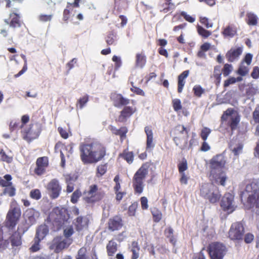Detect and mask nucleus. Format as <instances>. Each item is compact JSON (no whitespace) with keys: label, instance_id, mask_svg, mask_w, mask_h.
Listing matches in <instances>:
<instances>
[{"label":"nucleus","instance_id":"1","mask_svg":"<svg viewBox=\"0 0 259 259\" xmlns=\"http://www.w3.org/2000/svg\"><path fill=\"white\" fill-rule=\"evenodd\" d=\"M80 159L84 164L96 163L106 155V148L100 143H92L80 146Z\"/></svg>","mask_w":259,"mask_h":259},{"label":"nucleus","instance_id":"2","mask_svg":"<svg viewBox=\"0 0 259 259\" xmlns=\"http://www.w3.org/2000/svg\"><path fill=\"white\" fill-rule=\"evenodd\" d=\"M226 161L224 157L221 155L213 156L209 161L210 177L217 184L226 185L227 177L223 170Z\"/></svg>","mask_w":259,"mask_h":259},{"label":"nucleus","instance_id":"3","mask_svg":"<svg viewBox=\"0 0 259 259\" xmlns=\"http://www.w3.org/2000/svg\"><path fill=\"white\" fill-rule=\"evenodd\" d=\"M149 167V163L145 162L134 174L132 180V186L135 194H141L143 192L145 186L144 181L148 174Z\"/></svg>","mask_w":259,"mask_h":259},{"label":"nucleus","instance_id":"4","mask_svg":"<svg viewBox=\"0 0 259 259\" xmlns=\"http://www.w3.org/2000/svg\"><path fill=\"white\" fill-rule=\"evenodd\" d=\"M105 195L97 185L92 184L83 192L82 199L85 203L92 205L102 200Z\"/></svg>","mask_w":259,"mask_h":259},{"label":"nucleus","instance_id":"5","mask_svg":"<svg viewBox=\"0 0 259 259\" xmlns=\"http://www.w3.org/2000/svg\"><path fill=\"white\" fill-rule=\"evenodd\" d=\"M245 190L247 192L251 193L244 203L245 208L250 209L255 207L259 209V186L257 183L251 181L246 185Z\"/></svg>","mask_w":259,"mask_h":259},{"label":"nucleus","instance_id":"6","mask_svg":"<svg viewBox=\"0 0 259 259\" xmlns=\"http://www.w3.org/2000/svg\"><path fill=\"white\" fill-rule=\"evenodd\" d=\"M222 121H226L227 126L230 128L232 133L236 130L240 121V116L233 108H228L221 116Z\"/></svg>","mask_w":259,"mask_h":259},{"label":"nucleus","instance_id":"7","mask_svg":"<svg viewBox=\"0 0 259 259\" xmlns=\"http://www.w3.org/2000/svg\"><path fill=\"white\" fill-rule=\"evenodd\" d=\"M200 194L201 196L208 199L211 203L217 202L221 197V194L216 188L213 185L210 184L202 185Z\"/></svg>","mask_w":259,"mask_h":259},{"label":"nucleus","instance_id":"8","mask_svg":"<svg viewBox=\"0 0 259 259\" xmlns=\"http://www.w3.org/2000/svg\"><path fill=\"white\" fill-rule=\"evenodd\" d=\"M41 132V126L38 123L30 124L28 127L25 128L21 131L22 137L23 140L28 143L37 139Z\"/></svg>","mask_w":259,"mask_h":259},{"label":"nucleus","instance_id":"9","mask_svg":"<svg viewBox=\"0 0 259 259\" xmlns=\"http://www.w3.org/2000/svg\"><path fill=\"white\" fill-rule=\"evenodd\" d=\"M70 243V239L65 238L62 236H58L54 238L50 242L49 248L58 253L67 247Z\"/></svg>","mask_w":259,"mask_h":259},{"label":"nucleus","instance_id":"10","mask_svg":"<svg viewBox=\"0 0 259 259\" xmlns=\"http://www.w3.org/2000/svg\"><path fill=\"white\" fill-rule=\"evenodd\" d=\"M208 252L211 259H222L226 253V247L222 243H213L209 245Z\"/></svg>","mask_w":259,"mask_h":259},{"label":"nucleus","instance_id":"11","mask_svg":"<svg viewBox=\"0 0 259 259\" xmlns=\"http://www.w3.org/2000/svg\"><path fill=\"white\" fill-rule=\"evenodd\" d=\"M189 131L190 130L186 127L184 125L181 124H178L172 130V133L174 135L173 140L176 145L179 146L182 150H184L186 148L187 141H185L184 145H181V139L179 137V135L184 133L186 135H188Z\"/></svg>","mask_w":259,"mask_h":259},{"label":"nucleus","instance_id":"12","mask_svg":"<svg viewBox=\"0 0 259 259\" xmlns=\"http://www.w3.org/2000/svg\"><path fill=\"white\" fill-rule=\"evenodd\" d=\"M244 229L242 223L236 222L233 223L230 229L229 236L231 240H241L242 239Z\"/></svg>","mask_w":259,"mask_h":259},{"label":"nucleus","instance_id":"13","mask_svg":"<svg viewBox=\"0 0 259 259\" xmlns=\"http://www.w3.org/2000/svg\"><path fill=\"white\" fill-rule=\"evenodd\" d=\"M47 189L50 198L54 199L60 196L62 188L59 181L56 179H54L48 184Z\"/></svg>","mask_w":259,"mask_h":259},{"label":"nucleus","instance_id":"14","mask_svg":"<svg viewBox=\"0 0 259 259\" xmlns=\"http://www.w3.org/2000/svg\"><path fill=\"white\" fill-rule=\"evenodd\" d=\"M221 206L225 210H235L236 206L234 202V196L230 193L224 194L221 201Z\"/></svg>","mask_w":259,"mask_h":259},{"label":"nucleus","instance_id":"15","mask_svg":"<svg viewBox=\"0 0 259 259\" xmlns=\"http://www.w3.org/2000/svg\"><path fill=\"white\" fill-rule=\"evenodd\" d=\"M48 166L49 158L47 156L39 157L36 161V167L34 171L36 175L41 176L45 173Z\"/></svg>","mask_w":259,"mask_h":259},{"label":"nucleus","instance_id":"16","mask_svg":"<svg viewBox=\"0 0 259 259\" xmlns=\"http://www.w3.org/2000/svg\"><path fill=\"white\" fill-rule=\"evenodd\" d=\"M137 111V108L131 106H126L123 107L120 112L118 118L116 119V122L124 123L126 122L133 114Z\"/></svg>","mask_w":259,"mask_h":259},{"label":"nucleus","instance_id":"17","mask_svg":"<svg viewBox=\"0 0 259 259\" xmlns=\"http://www.w3.org/2000/svg\"><path fill=\"white\" fill-rule=\"evenodd\" d=\"M239 27L235 24L229 23L222 29V34L225 38H231L237 35Z\"/></svg>","mask_w":259,"mask_h":259},{"label":"nucleus","instance_id":"18","mask_svg":"<svg viewBox=\"0 0 259 259\" xmlns=\"http://www.w3.org/2000/svg\"><path fill=\"white\" fill-rule=\"evenodd\" d=\"M4 22L13 29L20 27L22 24L20 15L15 12L11 13L9 15V19H5Z\"/></svg>","mask_w":259,"mask_h":259},{"label":"nucleus","instance_id":"19","mask_svg":"<svg viewBox=\"0 0 259 259\" xmlns=\"http://www.w3.org/2000/svg\"><path fill=\"white\" fill-rule=\"evenodd\" d=\"M115 107L119 108L122 106H126L130 102V100L124 98L121 94L114 93L111 97Z\"/></svg>","mask_w":259,"mask_h":259},{"label":"nucleus","instance_id":"20","mask_svg":"<svg viewBox=\"0 0 259 259\" xmlns=\"http://www.w3.org/2000/svg\"><path fill=\"white\" fill-rule=\"evenodd\" d=\"M20 215V211H9L7 215L6 226L12 229L17 223Z\"/></svg>","mask_w":259,"mask_h":259},{"label":"nucleus","instance_id":"21","mask_svg":"<svg viewBox=\"0 0 259 259\" xmlns=\"http://www.w3.org/2000/svg\"><path fill=\"white\" fill-rule=\"evenodd\" d=\"M243 51L242 47L237 48H231L229 50L226 54V58L229 62H233L237 60L239 56L241 55Z\"/></svg>","mask_w":259,"mask_h":259},{"label":"nucleus","instance_id":"22","mask_svg":"<svg viewBox=\"0 0 259 259\" xmlns=\"http://www.w3.org/2000/svg\"><path fill=\"white\" fill-rule=\"evenodd\" d=\"M64 176L65 182L67 185L66 192L67 193H70L74 190V183L76 181L77 177L71 174H67Z\"/></svg>","mask_w":259,"mask_h":259},{"label":"nucleus","instance_id":"23","mask_svg":"<svg viewBox=\"0 0 259 259\" xmlns=\"http://www.w3.org/2000/svg\"><path fill=\"white\" fill-rule=\"evenodd\" d=\"M109 129L113 135L119 136L121 140H123L125 139L126 134L128 132V129L126 126H121L119 129H117L114 126L110 125Z\"/></svg>","mask_w":259,"mask_h":259},{"label":"nucleus","instance_id":"24","mask_svg":"<svg viewBox=\"0 0 259 259\" xmlns=\"http://www.w3.org/2000/svg\"><path fill=\"white\" fill-rule=\"evenodd\" d=\"M145 132L147 136L146 150H149L153 148L155 146L153 142V132L151 128L149 126H146L145 127Z\"/></svg>","mask_w":259,"mask_h":259},{"label":"nucleus","instance_id":"25","mask_svg":"<svg viewBox=\"0 0 259 259\" xmlns=\"http://www.w3.org/2000/svg\"><path fill=\"white\" fill-rule=\"evenodd\" d=\"M189 74V70H185L181 73L178 77V92L182 93L183 88L186 83L185 79L188 76Z\"/></svg>","mask_w":259,"mask_h":259},{"label":"nucleus","instance_id":"26","mask_svg":"<svg viewBox=\"0 0 259 259\" xmlns=\"http://www.w3.org/2000/svg\"><path fill=\"white\" fill-rule=\"evenodd\" d=\"M109 229L112 231L117 230L121 228L122 224L120 217L116 216L110 219L109 222Z\"/></svg>","mask_w":259,"mask_h":259},{"label":"nucleus","instance_id":"27","mask_svg":"<svg viewBox=\"0 0 259 259\" xmlns=\"http://www.w3.org/2000/svg\"><path fill=\"white\" fill-rule=\"evenodd\" d=\"M147 62L146 56L143 52L137 53L136 55L135 67L143 68Z\"/></svg>","mask_w":259,"mask_h":259},{"label":"nucleus","instance_id":"28","mask_svg":"<svg viewBox=\"0 0 259 259\" xmlns=\"http://www.w3.org/2000/svg\"><path fill=\"white\" fill-rule=\"evenodd\" d=\"M160 7L162 8L161 11L164 13H167L175 7L172 0H160Z\"/></svg>","mask_w":259,"mask_h":259},{"label":"nucleus","instance_id":"29","mask_svg":"<svg viewBox=\"0 0 259 259\" xmlns=\"http://www.w3.org/2000/svg\"><path fill=\"white\" fill-rule=\"evenodd\" d=\"M48 232L49 229L46 225H40L36 230L35 237L38 239L41 240L46 237Z\"/></svg>","mask_w":259,"mask_h":259},{"label":"nucleus","instance_id":"30","mask_svg":"<svg viewBox=\"0 0 259 259\" xmlns=\"http://www.w3.org/2000/svg\"><path fill=\"white\" fill-rule=\"evenodd\" d=\"M257 16L252 12H247L246 15L245 22L249 26H255L257 24Z\"/></svg>","mask_w":259,"mask_h":259},{"label":"nucleus","instance_id":"31","mask_svg":"<svg viewBox=\"0 0 259 259\" xmlns=\"http://www.w3.org/2000/svg\"><path fill=\"white\" fill-rule=\"evenodd\" d=\"M89 219L86 217H79L76 219V226L77 230L79 231L88 227Z\"/></svg>","mask_w":259,"mask_h":259},{"label":"nucleus","instance_id":"32","mask_svg":"<svg viewBox=\"0 0 259 259\" xmlns=\"http://www.w3.org/2000/svg\"><path fill=\"white\" fill-rule=\"evenodd\" d=\"M119 156L124 159L128 164L132 163L134 159L133 152L128 151L126 149L124 150L121 153H120Z\"/></svg>","mask_w":259,"mask_h":259},{"label":"nucleus","instance_id":"33","mask_svg":"<svg viewBox=\"0 0 259 259\" xmlns=\"http://www.w3.org/2000/svg\"><path fill=\"white\" fill-rule=\"evenodd\" d=\"M222 73L221 66L217 65L214 66L213 77L215 79L214 82L217 86H219L221 83Z\"/></svg>","mask_w":259,"mask_h":259},{"label":"nucleus","instance_id":"34","mask_svg":"<svg viewBox=\"0 0 259 259\" xmlns=\"http://www.w3.org/2000/svg\"><path fill=\"white\" fill-rule=\"evenodd\" d=\"M12 177L11 175L7 174L3 177H0V186L6 188L7 186H11Z\"/></svg>","mask_w":259,"mask_h":259},{"label":"nucleus","instance_id":"35","mask_svg":"<svg viewBox=\"0 0 259 259\" xmlns=\"http://www.w3.org/2000/svg\"><path fill=\"white\" fill-rule=\"evenodd\" d=\"M107 251L109 255H112L117 250V243L113 240L109 241L106 246Z\"/></svg>","mask_w":259,"mask_h":259},{"label":"nucleus","instance_id":"36","mask_svg":"<svg viewBox=\"0 0 259 259\" xmlns=\"http://www.w3.org/2000/svg\"><path fill=\"white\" fill-rule=\"evenodd\" d=\"M116 40V35L114 31L109 32L105 37L106 42L109 46L114 45Z\"/></svg>","mask_w":259,"mask_h":259},{"label":"nucleus","instance_id":"37","mask_svg":"<svg viewBox=\"0 0 259 259\" xmlns=\"http://www.w3.org/2000/svg\"><path fill=\"white\" fill-rule=\"evenodd\" d=\"M107 163L99 165L96 169V177L100 178L106 174L107 170Z\"/></svg>","mask_w":259,"mask_h":259},{"label":"nucleus","instance_id":"38","mask_svg":"<svg viewBox=\"0 0 259 259\" xmlns=\"http://www.w3.org/2000/svg\"><path fill=\"white\" fill-rule=\"evenodd\" d=\"M11 241L12 246H18L20 245L21 240L19 233L15 232L11 237Z\"/></svg>","mask_w":259,"mask_h":259},{"label":"nucleus","instance_id":"39","mask_svg":"<svg viewBox=\"0 0 259 259\" xmlns=\"http://www.w3.org/2000/svg\"><path fill=\"white\" fill-rule=\"evenodd\" d=\"M3 194L7 195L10 197H13L16 194V188L12 183L11 186L5 188L3 192Z\"/></svg>","mask_w":259,"mask_h":259},{"label":"nucleus","instance_id":"40","mask_svg":"<svg viewBox=\"0 0 259 259\" xmlns=\"http://www.w3.org/2000/svg\"><path fill=\"white\" fill-rule=\"evenodd\" d=\"M89 100V96L88 95H85L84 96L80 97L77 101L76 106L77 108H79L81 109H82L85 105V104L88 103Z\"/></svg>","mask_w":259,"mask_h":259},{"label":"nucleus","instance_id":"41","mask_svg":"<svg viewBox=\"0 0 259 259\" xmlns=\"http://www.w3.org/2000/svg\"><path fill=\"white\" fill-rule=\"evenodd\" d=\"M81 195L82 194L80 189H76L71 196L70 201L73 204L76 203Z\"/></svg>","mask_w":259,"mask_h":259},{"label":"nucleus","instance_id":"42","mask_svg":"<svg viewBox=\"0 0 259 259\" xmlns=\"http://www.w3.org/2000/svg\"><path fill=\"white\" fill-rule=\"evenodd\" d=\"M197 30L198 33L203 38H207L211 35V32L206 30L201 26H197Z\"/></svg>","mask_w":259,"mask_h":259},{"label":"nucleus","instance_id":"43","mask_svg":"<svg viewBox=\"0 0 259 259\" xmlns=\"http://www.w3.org/2000/svg\"><path fill=\"white\" fill-rule=\"evenodd\" d=\"M89 253L87 248L82 247L78 251L77 259H88Z\"/></svg>","mask_w":259,"mask_h":259},{"label":"nucleus","instance_id":"44","mask_svg":"<svg viewBox=\"0 0 259 259\" xmlns=\"http://www.w3.org/2000/svg\"><path fill=\"white\" fill-rule=\"evenodd\" d=\"M193 92L195 96L200 98L205 92V90L200 85H196L193 88Z\"/></svg>","mask_w":259,"mask_h":259},{"label":"nucleus","instance_id":"45","mask_svg":"<svg viewBox=\"0 0 259 259\" xmlns=\"http://www.w3.org/2000/svg\"><path fill=\"white\" fill-rule=\"evenodd\" d=\"M179 173H185L184 171L188 169V163L187 160L183 158L181 162L178 164Z\"/></svg>","mask_w":259,"mask_h":259},{"label":"nucleus","instance_id":"46","mask_svg":"<svg viewBox=\"0 0 259 259\" xmlns=\"http://www.w3.org/2000/svg\"><path fill=\"white\" fill-rule=\"evenodd\" d=\"M211 130L207 127H204L201 131L200 136L203 141H206L211 133Z\"/></svg>","mask_w":259,"mask_h":259},{"label":"nucleus","instance_id":"47","mask_svg":"<svg viewBox=\"0 0 259 259\" xmlns=\"http://www.w3.org/2000/svg\"><path fill=\"white\" fill-rule=\"evenodd\" d=\"M249 72L248 66H245L243 65V62H241L239 68L237 70V73L239 75L243 76L248 74Z\"/></svg>","mask_w":259,"mask_h":259},{"label":"nucleus","instance_id":"48","mask_svg":"<svg viewBox=\"0 0 259 259\" xmlns=\"http://www.w3.org/2000/svg\"><path fill=\"white\" fill-rule=\"evenodd\" d=\"M20 56L24 61V64L22 70L20 71L17 74L14 75V77L15 78H17L22 75L27 69V59L26 56L24 54H21Z\"/></svg>","mask_w":259,"mask_h":259},{"label":"nucleus","instance_id":"49","mask_svg":"<svg viewBox=\"0 0 259 259\" xmlns=\"http://www.w3.org/2000/svg\"><path fill=\"white\" fill-rule=\"evenodd\" d=\"M221 70L223 75L226 77L232 71L233 66L231 64L226 63L224 65L223 68Z\"/></svg>","mask_w":259,"mask_h":259},{"label":"nucleus","instance_id":"50","mask_svg":"<svg viewBox=\"0 0 259 259\" xmlns=\"http://www.w3.org/2000/svg\"><path fill=\"white\" fill-rule=\"evenodd\" d=\"M132 251L133 252L132 259H137L139 257V248L138 247L137 242H133Z\"/></svg>","mask_w":259,"mask_h":259},{"label":"nucleus","instance_id":"51","mask_svg":"<svg viewBox=\"0 0 259 259\" xmlns=\"http://www.w3.org/2000/svg\"><path fill=\"white\" fill-rule=\"evenodd\" d=\"M32 212V211H26L24 214L26 221H28V223L30 225L33 224L35 221L34 214Z\"/></svg>","mask_w":259,"mask_h":259},{"label":"nucleus","instance_id":"52","mask_svg":"<svg viewBox=\"0 0 259 259\" xmlns=\"http://www.w3.org/2000/svg\"><path fill=\"white\" fill-rule=\"evenodd\" d=\"M172 104L174 110L178 112L182 109L181 101L179 99H175L172 100Z\"/></svg>","mask_w":259,"mask_h":259},{"label":"nucleus","instance_id":"53","mask_svg":"<svg viewBox=\"0 0 259 259\" xmlns=\"http://www.w3.org/2000/svg\"><path fill=\"white\" fill-rule=\"evenodd\" d=\"M30 196L35 200H39L41 197V192L37 189L32 190L30 192Z\"/></svg>","mask_w":259,"mask_h":259},{"label":"nucleus","instance_id":"54","mask_svg":"<svg viewBox=\"0 0 259 259\" xmlns=\"http://www.w3.org/2000/svg\"><path fill=\"white\" fill-rule=\"evenodd\" d=\"M131 84H132V87L131 88L130 90L132 92L135 93L136 94H137L138 95H140L142 96H145V92L143 91V90H142L141 89L138 88L136 86H134V83L133 82H131Z\"/></svg>","mask_w":259,"mask_h":259},{"label":"nucleus","instance_id":"55","mask_svg":"<svg viewBox=\"0 0 259 259\" xmlns=\"http://www.w3.org/2000/svg\"><path fill=\"white\" fill-rule=\"evenodd\" d=\"M10 130L11 131H13L16 130L21 128V124L18 120H12L10 122Z\"/></svg>","mask_w":259,"mask_h":259},{"label":"nucleus","instance_id":"56","mask_svg":"<svg viewBox=\"0 0 259 259\" xmlns=\"http://www.w3.org/2000/svg\"><path fill=\"white\" fill-rule=\"evenodd\" d=\"M0 158L2 161L7 163H11L12 161V158L8 156L3 149L0 151Z\"/></svg>","mask_w":259,"mask_h":259},{"label":"nucleus","instance_id":"57","mask_svg":"<svg viewBox=\"0 0 259 259\" xmlns=\"http://www.w3.org/2000/svg\"><path fill=\"white\" fill-rule=\"evenodd\" d=\"M41 240L38 239L36 237H35L34 239V243L32 244L31 247L30 248V249L32 252H36L37 251L40 249V245H39V242Z\"/></svg>","mask_w":259,"mask_h":259},{"label":"nucleus","instance_id":"58","mask_svg":"<svg viewBox=\"0 0 259 259\" xmlns=\"http://www.w3.org/2000/svg\"><path fill=\"white\" fill-rule=\"evenodd\" d=\"M199 21L200 22L204 25L207 28L212 26V23L210 22L208 19L205 17H200Z\"/></svg>","mask_w":259,"mask_h":259},{"label":"nucleus","instance_id":"59","mask_svg":"<svg viewBox=\"0 0 259 259\" xmlns=\"http://www.w3.org/2000/svg\"><path fill=\"white\" fill-rule=\"evenodd\" d=\"M52 15L41 14L38 16V19L39 21L41 22H46L50 21L52 20Z\"/></svg>","mask_w":259,"mask_h":259},{"label":"nucleus","instance_id":"60","mask_svg":"<svg viewBox=\"0 0 259 259\" xmlns=\"http://www.w3.org/2000/svg\"><path fill=\"white\" fill-rule=\"evenodd\" d=\"M165 233L166 236L169 238L170 241L174 244L176 242L175 240L172 237L173 230L171 228H168L165 230Z\"/></svg>","mask_w":259,"mask_h":259},{"label":"nucleus","instance_id":"61","mask_svg":"<svg viewBox=\"0 0 259 259\" xmlns=\"http://www.w3.org/2000/svg\"><path fill=\"white\" fill-rule=\"evenodd\" d=\"M252 117L255 123H259V105L255 108L253 112Z\"/></svg>","mask_w":259,"mask_h":259},{"label":"nucleus","instance_id":"62","mask_svg":"<svg viewBox=\"0 0 259 259\" xmlns=\"http://www.w3.org/2000/svg\"><path fill=\"white\" fill-rule=\"evenodd\" d=\"M74 230L71 226L67 227L64 230V235L66 239L71 236Z\"/></svg>","mask_w":259,"mask_h":259},{"label":"nucleus","instance_id":"63","mask_svg":"<svg viewBox=\"0 0 259 259\" xmlns=\"http://www.w3.org/2000/svg\"><path fill=\"white\" fill-rule=\"evenodd\" d=\"M252 55L250 53H247L245 55L244 59H243L242 62L244 63L245 62L247 66H249L251 64L252 59Z\"/></svg>","mask_w":259,"mask_h":259},{"label":"nucleus","instance_id":"64","mask_svg":"<svg viewBox=\"0 0 259 259\" xmlns=\"http://www.w3.org/2000/svg\"><path fill=\"white\" fill-rule=\"evenodd\" d=\"M251 76L255 79L259 78V67L254 66L253 68L252 71L251 73Z\"/></svg>","mask_w":259,"mask_h":259}]
</instances>
